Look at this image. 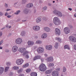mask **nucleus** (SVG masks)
I'll return each instance as SVG.
<instances>
[{
  "instance_id": "2f4dec72",
  "label": "nucleus",
  "mask_w": 76,
  "mask_h": 76,
  "mask_svg": "<svg viewBox=\"0 0 76 76\" xmlns=\"http://www.w3.org/2000/svg\"><path fill=\"white\" fill-rule=\"evenodd\" d=\"M29 66V64H25L23 66V67H26Z\"/></svg>"
},
{
  "instance_id": "09e8293b",
  "label": "nucleus",
  "mask_w": 76,
  "mask_h": 76,
  "mask_svg": "<svg viewBox=\"0 0 76 76\" xmlns=\"http://www.w3.org/2000/svg\"><path fill=\"white\" fill-rule=\"evenodd\" d=\"M18 73H20V72H22V69H19V70H18Z\"/></svg>"
},
{
  "instance_id": "e433bc0d",
  "label": "nucleus",
  "mask_w": 76,
  "mask_h": 76,
  "mask_svg": "<svg viewBox=\"0 0 76 76\" xmlns=\"http://www.w3.org/2000/svg\"><path fill=\"white\" fill-rule=\"evenodd\" d=\"M49 67H53L54 66V64L53 63H50L49 64Z\"/></svg>"
},
{
  "instance_id": "0eeeda50",
  "label": "nucleus",
  "mask_w": 76,
  "mask_h": 76,
  "mask_svg": "<svg viewBox=\"0 0 76 76\" xmlns=\"http://www.w3.org/2000/svg\"><path fill=\"white\" fill-rule=\"evenodd\" d=\"M24 61L22 59H19L16 61V63L18 65H20L23 63Z\"/></svg>"
},
{
  "instance_id": "a878e982",
  "label": "nucleus",
  "mask_w": 76,
  "mask_h": 76,
  "mask_svg": "<svg viewBox=\"0 0 76 76\" xmlns=\"http://www.w3.org/2000/svg\"><path fill=\"white\" fill-rule=\"evenodd\" d=\"M51 73V70H47L45 72V74H50V73Z\"/></svg>"
},
{
  "instance_id": "72a5a7b5",
  "label": "nucleus",
  "mask_w": 76,
  "mask_h": 76,
  "mask_svg": "<svg viewBox=\"0 0 76 76\" xmlns=\"http://www.w3.org/2000/svg\"><path fill=\"white\" fill-rule=\"evenodd\" d=\"M6 64L7 66H10V65H11V63H10V62H7L6 63Z\"/></svg>"
},
{
  "instance_id": "052dcab7",
  "label": "nucleus",
  "mask_w": 76,
  "mask_h": 76,
  "mask_svg": "<svg viewBox=\"0 0 76 76\" xmlns=\"http://www.w3.org/2000/svg\"><path fill=\"white\" fill-rule=\"evenodd\" d=\"M12 16H10V15H8L7 16V18H11V17Z\"/></svg>"
},
{
  "instance_id": "c756f323",
  "label": "nucleus",
  "mask_w": 76,
  "mask_h": 76,
  "mask_svg": "<svg viewBox=\"0 0 76 76\" xmlns=\"http://www.w3.org/2000/svg\"><path fill=\"white\" fill-rule=\"evenodd\" d=\"M28 0H23L22 1V4H25L27 2Z\"/></svg>"
},
{
  "instance_id": "864d4df0",
  "label": "nucleus",
  "mask_w": 76,
  "mask_h": 76,
  "mask_svg": "<svg viewBox=\"0 0 76 76\" xmlns=\"http://www.w3.org/2000/svg\"><path fill=\"white\" fill-rule=\"evenodd\" d=\"M3 13L1 12H0V16H3Z\"/></svg>"
},
{
  "instance_id": "a19ab883",
  "label": "nucleus",
  "mask_w": 76,
  "mask_h": 76,
  "mask_svg": "<svg viewBox=\"0 0 76 76\" xmlns=\"http://www.w3.org/2000/svg\"><path fill=\"white\" fill-rule=\"evenodd\" d=\"M4 6L5 7H8V4L6 3H5Z\"/></svg>"
},
{
  "instance_id": "8fccbe9b",
  "label": "nucleus",
  "mask_w": 76,
  "mask_h": 76,
  "mask_svg": "<svg viewBox=\"0 0 76 76\" xmlns=\"http://www.w3.org/2000/svg\"><path fill=\"white\" fill-rule=\"evenodd\" d=\"M3 34V33H2V32L0 31V37H1L2 36V35Z\"/></svg>"
},
{
  "instance_id": "423d86ee",
  "label": "nucleus",
  "mask_w": 76,
  "mask_h": 76,
  "mask_svg": "<svg viewBox=\"0 0 76 76\" xmlns=\"http://www.w3.org/2000/svg\"><path fill=\"white\" fill-rule=\"evenodd\" d=\"M64 32L66 34H68L70 32V29L68 27H65L64 28Z\"/></svg>"
},
{
  "instance_id": "ddd939ff",
  "label": "nucleus",
  "mask_w": 76,
  "mask_h": 76,
  "mask_svg": "<svg viewBox=\"0 0 76 76\" xmlns=\"http://www.w3.org/2000/svg\"><path fill=\"white\" fill-rule=\"evenodd\" d=\"M46 60H47L48 62H51L53 61V58L50 56L46 58Z\"/></svg>"
},
{
  "instance_id": "c85d7f7f",
  "label": "nucleus",
  "mask_w": 76,
  "mask_h": 76,
  "mask_svg": "<svg viewBox=\"0 0 76 76\" xmlns=\"http://www.w3.org/2000/svg\"><path fill=\"white\" fill-rule=\"evenodd\" d=\"M36 43L37 44H41V43H42V41H41L40 40H37L36 41Z\"/></svg>"
},
{
  "instance_id": "4c0bfd02",
  "label": "nucleus",
  "mask_w": 76,
  "mask_h": 76,
  "mask_svg": "<svg viewBox=\"0 0 76 76\" xmlns=\"http://www.w3.org/2000/svg\"><path fill=\"white\" fill-rule=\"evenodd\" d=\"M63 72H65L66 71V67L65 66H64L63 67Z\"/></svg>"
},
{
  "instance_id": "f8f14e48",
  "label": "nucleus",
  "mask_w": 76,
  "mask_h": 76,
  "mask_svg": "<svg viewBox=\"0 0 76 76\" xmlns=\"http://www.w3.org/2000/svg\"><path fill=\"white\" fill-rule=\"evenodd\" d=\"M52 75L53 76H58V72L57 71H54L52 72Z\"/></svg>"
},
{
  "instance_id": "338daca9",
  "label": "nucleus",
  "mask_w": 76,
  "mask_h": 76,
  "mask_svg": "<svg viewBox=\"0 0 76 76\" xmlns=\"http://www.w3.org/2000/svg\"><path fill=\"white\" fill-rule=\"evenodd\" d=\"M5 28H6L5 27H4L3 28H2L1 29V30H3V29H5Z\"/></svg>"
},
{
  "instance_id": "7ed1b4c3",
  "label": "nucleus",
  "mask_w": 76,
  "mask_h": 76,
  "mask_svg": "<svg viewBox=\"0 0 76 76\" xmlns=\"http://www.w3.org/2000/svg\"><path fill=\"white\" fill-rule=\"evenodd\" d=\"M53 13L54 14L56 15L59 16L60 17H61L63 16L62 13L59 11H58L57 10H55L53 11Z\"/></svg>"
},
{
  "instance_id": "13d9d810",
  "label": "nucleus",
  "mask_w": 76,
  "mask_h": 76,
  "mask_svg": "<svg viewBox=\"0 0 76 76\" xmlns=\"http://www.w3.org/2000/svg\"><path fill=\"white\" fill-rule=\"evenodd\" d=\"M18 4V2H15L14 3V5H16V4Z\"/></svg>"
},
{
  "instance_id": "58836bf2",
  "label": "nucleus",
  "mask_w": 76,
  "mask_h": 76,
  "mask_svg": "<svg viewBox=\"0 0 76 76\" xmlns=\"http://www.w3.org/2000/svg\"><path fill=\"white\" fill-rule=\"evenodd\" d=\"M31 69H28L26 70V72H27V73H29V72H31Z\"/></svg>"
},
{
  "instance_id": "a18cd8bd",
  "label": "nucleus",
  "mask_w": 76,
  "mask_h": 76,
  "mask_svg": "<svg viewBox=\"0 0 76 76\" xmlns=\"http://www.w3.org/2000/svg\"><path fill=\"white\" fill-rule=\"evenodd\" d=\"M74 48L75 50H76V45H75L74 46Z\"/></svg>"
},
{
  "instance_id": "473e14b6",
  "label": "nucleus",
  "mask_w": 76,
  "mask_h": 76,
  "mask_svg": "<svg viewBox=\"0 0 76 76\" xmlns=\"http://www.w3.org/2000/svg\"><path fill=\"white\" fill-rule=\"evenodd\" d=\"M47 7H45L43 8L42 9V12H44V11H45L47 10Z\"/></svg>"
},
{
  "instance_id": "6e6552de",
  "label": "nucleus",
  "mask_w": 76,
  "mask_h": 76,
  "mask_svg": "<svg viewBox=\"0 0 76 76\" xmlns=\"http://www.w3.org/2000/svg\"><path fill=\"white\" fill-rule=\"evenodd\" d=\"M22 39L20 38H18L16 40L15 42L18 44H20L22 43Z\"/></svg>"
},
{
  "instance_id": "f03ea898",
  "label": "nucleus",
  "mask_w": 76,
  "mask_h": 76,
  "mask_svg": "<svg viewBox=\"0 0 76 76\" xmlns=\"http://www.w3.org/2000/svg\"><path fill=\"white\" fill-rule=\"evenodd\" d=\"M53 23L56 25H58L61 23V22L57 17H55L53 18Z\"/></svg>"
},
{
  "instance_id": "b1692460",
  "label": "nucleus",
  "mask_w": 76,
  "mask_h": 76,
  "mask_svg": "<svg viewBox=\"0 0 76 76\" xmlns=\"http://www.w3.org/2000/svg\"><path fill=\"white\" fill-rule=\"evenodd\" d=\"M41 21V19L40 18L38 17L36 19V22L37 23H39Z\"/></svg>"
},
{
  "instance_id": "680f3d73",
  "label": "nucleus",
  "mask_w": 76,
  "mask_h": 76,
  "mask_svg": "<svg viewBox=\"0 0 76 76\" xmlns=\"http://www.w3.org/2000/svg\"><path fill=\"white\" fill-rule=\"evenodd\" d=\"M11 35H12V34H11V33H10V34H9L8 36V37H10V36H11Z\"/></svg>"
},
{
  "instance_id": "f3484780",
  "label": "nucleus",
  "mask_w": 76,
  "mask_h": 76,
  "mask_svg": "<svg viewBox=\"0 0 76 76\" xmlns=\"http://www.w3.org/2000/svg\"><path fill=\"white\" fill-rule=\"evenodd\" d=\"M46 48L48 50H51L52 49V46L51 45H48L46 46Z\"/></svg>"
},
{
  "instance_id": "603ef678",
  "label": "nucleus",
  "mask_w": 76,
  "mask_h": 76,
  "mask_svg": "<svg viewBox=\"0 0 76 76\" xmlns=\"http://www.w3.org/2000/svg\"><path fill=\"white\" fill-rule=\"evenodd\" d=\"M39 3H43V1H42L41 0H39Z\"/></svg>"
},
{
  "instance_id": "f704fd0d",
  "label": "nucleus",
  "mask_w": 76,
  "mask_h": 76,
  "mask_svg": "<svg viewBox=\"0 0 76 76\" xmlns=\"http://www.w3.org/2000/svg\"><path fill=\"white\" fill-rule=\"evenodd\" d=\"M13 69L14 70H18V69H19V67L18 66H14L13 67Z\"/></svg>"
},
{
  "instance_id": "69168bd1",
  "label": "nucleus",
  "mask_w": 76,
  "mask_h": 76,
  "mask_svg": "<svg viewBox=\"0 0 76 76\" xmlns=\"http://www.w3.org/2000/svg\"><path fill=\"white\" fill-rule=\"evenodd\" d=\"M34 38H38V36H34Z\"/></svg>"
},
{
  "instance_id": "4d7b16f0",
  "label": "nucleus",
  "mask_w": 76,
  "mask_h": 76,
  "mask_svg": "<svg viewBox=\"0 0 76 76\" xmlns=\"http://www.w3.org/2000/svg\"><path fill=\"white\" fill-rule=\"evenodd\" d=\"M6 27H7V28H9V25L7 24L6 25Z\"/></svg>"
},
{
  "instance_id": "3c124183",
  "label": "nucleus",
  "mask_w": 76,
  "mask_h": 76,
  "mask_svg": "<svg viewBox=\"0 0 76 76\" xmlns=\"http://www.w3.org/2000/svg\"><path fill=\"white\" fill-rule=\"evenodd\" d=\"M19 76H24V74H20L19 75Z\"/></svg>"
},
{
  "instance_id": "37998d69",
  "label": "nucleus",
  "mask_w": 76,
  "mask_h": 76,
  "mask_svg": "<svg viewBox=\"0 0 76 76\" xmlns=\"http://www.w3.org/2000/svg\"><path fill=\"white\" fill-rule=\"evenodd\" d=\"M5 52L6 53H9V50L8 49H6L5 50Z\"/></svg>"
},
{
  "instance_id": "cd10ccee",
  "label": "nucleus",
  "mask_w": 76,
  "mask_h": 76,
  "mask_svg": "<svg viewBox=\"0 0 76 76\" xmlns=\"http://www.w3.org/2000/svg\"><path fill=\"white\" fill-rule=\"evenodd\" d=\"M9 67L7 66L5 68V70H4L5 72H7L8 71V70H9Z\"/></svg>"
},
{
  "instance_id": "20e7f679",
  "label": "nucleus",
  "mask_w": 76,
  "mask_h": 76,
  "mask_svg": "<svg viewBox=\"0 0 76 76\" xmlns=\"http://www.w3.org/2000/svg\"><path fill=\"white\" fill-rule=\"evenodd\" d=\"M18 51L20 52V53H24L23 54V56H25V55L26 54H27V53H28V51H26V49L24 48H20L18 49Z\"/></svg>"
},
{
  "instance_id": "5701e85b",
  "label": "nucleus",
  "mask_w": 76,
  "mask_h": 76,
  "mask_svg": "<svg viewBox=\"0 0 76 76\" xmlns=\"http://www.w3.org/2000/svg\"><path fill=\"white\" fill-rule=\"evenodd\" d=\"M31 76H37V73L36 72H31Z\"/></svg>"
},
{
  "instance_id": "bb28decb",
  "label": "nucleus",
  "mask_w": 76,
  "mask_h": 76,
  "mask_svg": "<svg viewBox=\"0 0 76 76\" xmlns=\"http://www.w3.org/2000/svg\"><path fill=\"white\" fill-rule=\"evenodd\" d=\"M26 34V33H25V31H23L21 32L20 35H21V36H22L23 37H24V36Z\"/></svg>"
},
{
  "instance_id": "39448f33",
  "label": "nucleus",
  "mask_w": 76,
  "mask_h": 76,
  "mask_svg": "<svg viewBox=\"0 0 76 76\" xmlns=\"http://www.w3.org/2000/svg\"><path fill=\"white\" fill-rule=\"evenodd\" d=\"M69 39L71 42H76V38L74 36H71L69 37Z\"/></svg>"
},
{
  "instance_id": "2eb2a0df",
  "label": "nucleus",
  "mask_w": 76,
  "mask_h": 76,
  "mask_svg": "<svg viewBox=\"0 0 76 76\" xmlns=\"http://www.w3.org/2000/svg\"><path fill=\"white\" fill-rule=\"evenodd\" d=\"M18 46L16 45L12 47V50L13 52H14V53L16 52V51H17V50H18Z\"/></svg>"
},
{
  "instance_id": "6e6d98bb",
  "label": "nucleus",
  "mask_w": 76,
  "mask_h": 76,
  "mask_svg": "<svg viewBox=\"0 0 76 76\" xmlns=\"http://www.w3.org/2000/svg\"><path fill=\"white\" fill-rule=\"evenodd\" d=\"M5 15V16H7L8 15V13L6 12Z\"/></svg>"
},
{
  "instance_id": "49530a36",
  "label": "nucleus",
  "mask_w": 76,
  "mask_h": 76,
  "mask_svg": "<svg viewBox=\"0 0 76 76\" xmlns=\"http://www.w3.org/2000/svg\"><path fill=\"white\" fill-rule=\"evenodd\" d=\"M3 42V40H1L0 42V46L2 44V43Z\"/></svg>"
},
{
  "instance_id": "79ce46f5",
  "label": "nucleus",
  "mask_w": 76,
  "mask_h": 76,
  "mask_svg": "<svg viewBox=\"0 0 76 76\" xmlns=\"http://www.w3.org/2000/svg\"><path fill=\"white\" fill-rule=\"evenodd\" d=\"M13 75V73L12 72H10V73L9 75L10 76H12V75Z\"/></svg>"
},
{
  "instance_id": "de8ad7c7",
  "label": "nucleus",
  "mask_w": 76,
  "mask_h": 76,
  "mask_svg": "<svg viewBox=\"0 0 76 76\" xmlns=\"http://www.w3.org/2000/svg\"><path fill=\"white\" fill-rule=\"evenodd\" d=\"M29 56L27 54L26 55V58H29Z\"/></svg>"
},
{
  "instance_id": "c03bdc74",
  "label": "nucleus",
  "mask_w": 76,
  "mask_h": 76,
  "mask_svg": "<svg viewBox=\"0 0 76 76\" xmlns=\"http://www.w3.org/2000/svg\"><path fill=\"white\" fill-rule=\"evenodd\" d=\"M56 70H57V71H58V72H59L60 70V68H57L56 69Z\"/></svg>"
},
{
  "instance_id": "0e129e2a",
  "label": "nucleus",
  "mask_w": 76,
  "mask_h": 76,
  "mask_svg": "<svg viewBox=\"0 0 76 76\" xmlns=\"http://www.w3.org/2000/svg\"><path fill=\"white\" fill-rule=\"evenodd\" d=\"M41 60L42 62H43L44 61V59H41Z\"/></svg>"
},
{
  "instance_id": "ea45409f",
  "label": "nucleus",
  "mask_w": 76,
  "mask_h": 76,
  "mask_svg": "<svg viewBox=\"0 0 76 76\" xmlns=\"http://www.w3.org/2000/svg\"><path fill=\"white\" fill-rule=\"evenodd\" d=\"M68 26H69V27L70 28H71V29H72V28H73V26L71 24H69L68 25Z\"/></svg>"
},
{
  "instance_id": "5fc2aeb1",
  "label": "nucleus",
  "mask_w": 76,
  "mask_h": 76,
  "mask_svg": "<svg viewBox=\"0 0 76 76\" xmlns=\"http://www.w3.org/2000/svg\"><path fill=\"white\" fill-rule=\"evenodd\" d=\"M16 12H17L18 13V14H19V13L20 12V10H18V11H17Z\"/></svg>"
},
{
  "instance_id": "e2e57ef3",
  "label": "nucleus",
  "mask_w": 76,
  "mask_h": 76,
  "mask_svg": "<svg viewBox=\"0 0 76 76\" xmlns=\"http://www.w3.org/2000/svg\"><path fill=\"white\" fill-rule=\"evenodd\" d=\"M48 6H51V4L50 3H49L48 4Z\"/></svg>"
},
{
  "instance_id": "9b49d317",
  "label": "nucleus",
  "mask_w": 76,
  "mask_h": 76,
  "mask_svg": "<svg viewBox=\"0 0 76 76\" xmlns=\"http://www.w3.org/2000/svg\"><path fill=\"white\" fill-rule=\"evenodd\" d=\"M37 51L38 53H42L44 52V48L41 47H39L38 48Z\"/></svg>"
},
{
  "instance_id": "6ab92c4d",
  "label": "nucleus",
  "mask_w": 76,
  "mask_h": 76,
  "mask_svg": "<svg viewBox=\"0 0 76 76\" xmlns=\"http://www.w3.org/2000/svg\"><path fill=\"white\" fill-rule=\"evenodd\" d=\"M40 58H41V56H36L33 58V60L34 61H35V60H38V59H40Z\"/></svg>"
},
{
  "instance_id": "f257e3e1",
  "label": "nucleus",
  "mask_w": 76,
  "mask_h": 76,
  "mask_svg": "<svg viewBox=\"0 0 76 76\" xmlns=\"http://www.w3.org/2000/svg\"><path fill=\"white\" fill-rule=\"evenodd\" d=\"M39 68L40 69V70L41 72H44V71H45L46 69H47L45 65L44 64H41L40 65Z\"/></svg>"
},
{
  "instance_id": "412c9836",
  "label": "nucleus",
  "mask_w": 76,
  "mask_h": 76,
  "mask_svg": "<svg viewBox=\"0 0 76 76\" xmlns=\"http://www.w3.org/2000/svg\"><path fill=\"white\" fill-rule=\"evenodd\" d=\"M23 12L24 14L27 15V14H28V13H29V10L27 9H25L24 10Z\"/></svg>"
},
{
  "instance_id": "7c9ffc66",
  "label": "nucleus",
  "mask_w": 76,
  "mask_h": 76,
  "mask_svg": "<svg viewBox=\"0 0 76 76\" xmlns=\"http://www.w3.org/2000/svg\"><path fill=\"white\" fill-rule=\"evenodd\" d=\"M58 43H55V45L54 46L55 48H57L58 47Z\"/></svg>"
},
{
  "instance_id": "4be33fe9",
  "label": "nucleus",
  "mask_w": 76,
  "mask_h": 76,
  "mask_svg": "<svg viewBox=\"0 0 76 76\" xmlns=\"http://www.w3.org/2000/svg\"><path fill=\"white\" fill-rule=\"evenodd\" d=\"M32 6H33V4L32 3H29L26 5V7L28 8L32 7Z\"/></svg>"
},
{
  "instance_id": "9d476101",
  "label": "nucleus",
  "mask_w": 76,
  "mask_h": 76,
  "mask_svg": "<svg viewBox=\"0 0 76 76\" xmlns=\"http://www.w3.org/2000/svg\"><path fill=\"white\" fill-rule=\"evenodd\" d=\"M55 32L56 35H60V30L58 28H55Z\"/></svg>"
},
{
  "instance_id": "c9c22d12",
  "label": "nucleus",
  "mask_w": 76,
  "mask_h": 76,
  "mask_svg": "<svg viewBox=\"0 0 76 76\" xmlns=\"http://www.w3.org/2000/svg\"><path fill=\"white\" fill-rule=\"evenodd\" d=\"M56 40H58V41H59V42H60V41H61V39L60 38L56 37Z\"/></svg>"
},
{
  "instance_id": "393cba45",
  "label": "nucleus",
  "mask_w": 76,
  "mask_h": 76,
  "mask_svg": "<svg viewBox=\"0 0 76 76\" xmlns=\"http://www.w3.org/2000/svg\"><path fill=\"white\" fill-rule=\"evenodd\" d=\"M64 49H68V50H70V48L69 46L68 45H66L64 46Z\"/></svg>"
},
{
  "instance_id": "bf43d9fd",
  "label": "nucleus",
  "mask_w": 76,
  "mask_h": 76,
  "mask_svg": "<svg viewBox=\"0 0 76 76\" xmlns=\"http://www.w3.org/2000/svg\"><path fill=\"white\" fill-rule=\"evenodd\" d=\"M45 57H47V55L46 54H44Z\"/></svg>"
},
{
  "instance_id": "a211bd4d",
  "label": "nucleus",
  "mask_w": 76,
  "mask_h": 76,
  "mask_svg": "<svg viewBox=\"0 0 76 76\" xmlns=\"http://www.w3.org/2000/svg\"><path fill=\"white\" fill-rule=\"evenodd\" d=\"M44 30L45 31H46L47 32H48L50 31V28H49L48 27H45L44 28Z\"/></svg>"
},
{
  "instance_id": "4468645a",
  "label": "nucleus",
  "mask_w": 76,
  "mask_h": 76,
  "mask_svg": "<svg viewBox=\"0 0 76 76\" xmlns=\"http://www.w3.org/2000/svg\"><path fill=\"white\" fill-rule=\"evenodd\" d=\"M33 29L34 31H39L40 29V28L39 26H35L33 27Z\"/></svg>"
},
{
  "instance_id": "dca6fc26",
  "label": "nucleus",
  "mask_w": 76,
  "mask_h": 76,
  "mask_svg": "<svg viewBox=\"0 0 76 76\" xmlns=\"http://www.w3.org/2000/svg\"><path fill=\"white\" fill-rule=\"evenodd\" d=\"M4 71V68L1 66L0 67V75H1Z\"/></svg>"
},
{
  "instance_id": "1a4fd4ad",
  "label": "nucleus",
  "mask_w": 76,
  "mask_h": 76,
  "mask_svg": "<svg viewBox=\"0 0 76 76\" xmlns=\"http://www.w3.org/2000/svg\"><path fill=\"white\" fill-rule=\"evenodd\" d=\"M28 44V47H32L33 45L34 44V42L32 41H29L27 42Z\"/></svg>"
},
{
  "instance_id": "aec40b11",
  "label": "nucleus",
  "mask_w": 76,
  "mask_h": 76,
  "mask_svg": "<svg viewBox=\"0 0 76 76\" xmlns=\"http://www.w3.org/2000/svg\"><path fill=\"white\" fill-rule=\"evenodd\" d=\"M41 37L42 38H43V39H44V38H47V33L42 34L41 35Z\"/></svg>"
},
{
  "instance_id": "774afa93",
  "label": "nucleus",
  "mask_w": 76,
  "mask_h": 76,
  "mask_svg": "<svg viewBox=\"0 0 76 76\" xmlns=\"http://www.w3.org/2000/svg\"><path fill=\"white\" fill-rule=\"evenodd\" d=\"M14 14H15V15H18V13L17 12H15V13H14Z\"/></svg>"
}]
</instances>
